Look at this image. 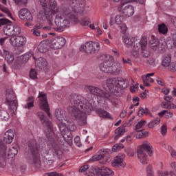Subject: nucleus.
<instances>
[{
  "instance_id": "34",
  "label": "nucleus",
  "mask_w": 176,
  "mask_h": 176,
  "mask_svg": "<svg viewBox=\"0 0 176 176\" xmlns=\"http://www.w3.org/2000/svg\"><path fill=\"white\" fill-rule=\"evenodd\" d=\"M126 131H127V130L126 129H124V127L120 126L118 127L116 130V136L114 138V140L116 141V140H118L120 137H121V135H123L124 133H126Z\"/></svg>"
},
{
  "instance_id": "42",
  "label": "nucleus",
  "mask_w": 176,
  "mask_h": 176,
  "mask_svg": "<svg viewBox=\"0 0 176 176\" xmlns=\"http://www.w3.org/2000/svg\"><path fill=\"white\" fill-rule=\"evenodd\" d=\"M162 106L164 109H175L176 105L174 103H171V102H163Z\"/></svg>"
},
{
  "instance_id": "20",
  "label": "nucleus",
  "mask_w": 176,
  "mask_h": 176,
  "mask_svg": "<svg viewBox=\"0 0 176 176\" xmlns=\"http://www.w3.org/2000/svg\"><path fill=\"white\" fill-rule=\"evenodd\" d=\"M146 45H148V42L146 41V38L143 37L140 41V47H141V55L145 58L149 57L151 56V52L146 50Z\"/></svg>"
},
{
  "instance_id": "32",
  "label": "nucleus",
  "mask_w": 176,
  "mask_h": 176,
  "mask_svg": "<svg viewBox=\"0 0 176 176\" xmlns=\"http://www.w3.org/2000/svg\"><path fill=\"white\" fill-rule=\"evenodd\" d=\"M47 43H46L45 41H41L38 44L37 49L40 53H46V52H47Z\"/></svg>"
},
{
  "instance_id": "14",
  "label": "nucleus",
  "mask_w": 176,
  "mask_h": 176,
  "mask_svg": "<svg viewBox=\"0 0 176 176\" xmlns=\"http://www.w3.org/2000/svg\"><path fill=\"white\" fill-rule=\"evenodd\" d=\"M118 11L123 13L126 17H131V16L134 14V8L133 6H126V3H121L118 6Z\"/></svg>"
},
{
  "instance_id": "23",
  "label": "nucleus",
  "mask_w": 176,
  "mask_h": 176,
  "mask_svg": "<svg viewBox=\"0 0 176 176\" xmlns=\"http://www.w3.org/2000/svg\"><path fill=\"white\" fill-rule=\"evenodd\" d=\"M14 138V132L12 130H8L4 133L3 141L6 144H12Z\"/></svg>"
},
{
  "instance_id": "62",
  "label": "nucleus",
  "mask_w": 176,
  "mask_h": 176,
  "mask_svg": "<svg viewBox=\"0 0 176 176\" xmlns=\"http://www.w3.org/2000/svg\"><path fill=\"white\" fill-rule=\"evenodd\" d=\"M16 5H25L28 0H14Z\"/></svg>"
},
{
  "instance_id": "28",
  "label": "nucleus",
  "mask_w": 176,
  "mask_h": 176,
  "mask_svg": "<svg viewBox=\"0 0 176 176\" xmlns=\"http://www.w3.org/2000/svg\"><path fill=\"white\" fill-rule=\"evenodd\" d=\"M170 63H171V54L168 53L163 56L162 65H163V67H169L171 64Z\"/></svg>"
},
{
  "instance_id": "50",
  "label": "nucleus",
  "mask_w": 176,
  "mask_h": 176,
  "mask_svg": "<svg viewBox=\"0 0 176 176\" xmlns=\"http://www.w3.org/2000/svg\"><path fill=\"white\" fill-rule=\"evenodd\" d=\"M17 153H18L17 147L13 146L11 148H10L8 155H10V156H16Z\"/></svg>"
},
{
  "instance_id": "47",
  "label": "nucleus",
  "mask_w": 176,
  "mask_h": 176,
  "mask_svg": "<svg viewBox=\"0 0 176 176\" xmlns=\"http://www.w3.org/2000/svg\"><path fill=\"white\" fill-rule=\"evenodd\" d=\"M53 153H55V155H61V148H60V146H58V144H54L53 146Z\"/></svg>"
},
{
  "instance_id": "48",
  "label": "nucleus",
  "mask_w": 176,
  "mask_h": 176,
  "mask_svg": "<svg viewBox=\"0 0 176 176\" xmlns=\"http://www.w3.org/2000/svg\"><path fill=\"white\" fill-rule=\"evenodd\" d=\"M115 23L117 24V25H120V24L123 23V16L118 14L115 17Z\"/></svg>"
},
{
  "instance_id": "33",
  "label": "nucleus",
  "mask_w": 176,
  "mask_h": 176,
  "mask_svg": "<svg viewBox=\"0 0 176 176\" xmlns=\"http://www.w3.org/2000/svg\"><path fill=\"white\" fill-rule=\"evenodd\" d=\"M63 138L67 145H69V146H72L73 142H72V133L71 132H67V133H65L63 135Z\"/></svg>"
},
{
  "instance_id": "36",
  "label": "nucleus",
  "mask_w": 176,
  "mask_h": 176,
  "mask_svg": "<svg viewBox=\"0 0 176 176\" xmlns=\"http://www.w3.org/2000/svg\"><path fill=\"white\" fill-rule=\"evenodd\" d=\"M132 49H133L131 52L132 56L135 58L138 57V52H140V49H141V43H136V45H133Z\"/></svg>"
},
{
  "instance_id": "1",
  "label": "nucleus",
  "mask_w": 176,
  "mask_h": 176,
  "mask_svg": "<svg viewBox=\"0 0 176 176\" xmlns=\"http://www.w3.org/2000/svg\"><path fill=\"white\" fill-rule=\"evenodd\" d=\"M71 106L67 109L69 113L75 118L79 126H86L87 124V113L94 109V100L91 97H83L79 94H72L69 96Z\"/></svg>"
},
{
  "instance_id": "8",
  "label": "nucleus",
  "mask_w": 176,
  "mask_h": 176,
  "mask_svg": "<svg viewBox=\"0 0 176 176\" xmlns=\"http://www.w3.org/2000/svg\"><path fill=\"white\" fill-rule=\"evenodd\" d=\"M100 50V43L97 42L89 41L85 45H81L80 51L88 54H94Z\"/></svg>"
},
{
  "instance_id": "24",
  "label": "nucleus",
  "mask_w": 176,
  "mask_h": 176,
  "mask_svg": "<svg viewBox=\"0 0 176 176\" xmlns=\"http://www.w3.org/2000/svg\"><path fill=\"white\" fill-rule=\"evenodd\" d=\"M36 68L40 69H46L47 67V61L43 57H40L35 62Z\"/></svg>"
},
{
  "instance_id": "63",
  "label": "nucleus",
  "mask_w": 176,
  "mask_h": 176,
  "mask_svg": "<svg viewBox=\"0 0 176 176\" xmlns=\"http://www.w3.org/2000/svg\"><path fill=\"white\" fill-rule=\"evenodd\" d=\"M90 167V165H84L83 166H81L79 169L80 173H83L86 171V170H89Z\"/></svg>"
},
{
  "instance_id": "38",
  "label": "nucleus",
  "mask_w": 176,
  "mask_h": 176,
  "mask_svg": "<svg viewBox=\"0 0 176 176\" xmlns=\"http://www.w3.org/2000/svg\"><path fill=\"white\" fill-rule=\"evenodd\" d=\"M66 122L67 123H69L68 129L69 131H75V130H76V125L72 122V120H71V118H66Z\"/></svg>"
},
{
  "instance_id": "49",
  "label": "nucleus",
  "mask_w": 176,
  "mask_h": 176,
  "mask_svg": "<svg viewBox=\"0 0 176 176\" xmlns=\"http://www.w3.org/2000/svg\"><path fill=\"white\" fill-rule=\"evenodd\" d=\"M124 146L122 144H116L112 148L113 152H117V151H120V149H123Z\"/></svg>"
},
{
  "instance_id": "6",
  "label": "nucleus",
  "mask_w": 176,
  "mask_h": 176,
  "mask_svg": "<svg viewBox=\"0 0 176 176\" xmlns=\"http://www.w3.org/2000/svg\"><path fill=\"white\" fill-rule=\"evenodd\" d=\"M6 104L8 105L11 113L14 115V112L17 111V100H16L14 91L11 90L7 91Z\"/></svg>"
},
{
  "instance_id": "40",
  "label": "nucleus",
  "mask_w": 176,
  "mask_h": 176,
  "mask_svg": "<svg viewBox=\"0 0 176 176\" xmlns=\"http://www.w3.org/2000/svg\"><path fill=\"white\" fill-rule=\"evenodd\" d=\"M158 31L160 34H163V35H166V34L168 32V28L164 23H162L158 25Z\"/></svg>"
},
{
  "instance_id": "51",
  "label": "nucleus",
  "mask_w": 176,
  "mask_h": 176,
  "mask_svg": "<svg viewBox=\"0 0 176 176\" xmlns=\"http://www.w3.org/2000/svg\"><path fill=\"white\" fill-rule=\"evenodd\" d=\"M91 23L90 19L89 18H84L82 19L80 24L81 25H83L84 27H87Z\"/></svg>"
},
{
  "instance_id": "57",
  "label": "nucleus",
  "mask_w": 176,
  "mask_h": 176,
  "mask_svg": "<svg viewBox=\"0 0 176 176\" xmlns=\"http://www.w3.org/2000/svg\"><path fill=\"white\" fill-rule=\"evenodd\" d=\"M74 144H76V146H82V143L80 142V138L79 136H76L74 138Z\"/></svg>"
},
{
  "instance_id": "58",
  "label": "nucleus",
  "mask_w": 176,
  "mask_h": 176,
  "mask_svg": "<svg viewBox=\"0 0 176 176\" xmlns=\"http://www.w3.org/2000/svg\"><path fill=\"white\" fill-rule=\"evenodd\" d=\"M31 56L35 60V56H34V55H32V54H24L23 56V60H24V61H28L30 60V57H31Z\"/></svg>"
},
{
  "instance_id": "7",
  "label": "nucleus",
  "mask_w": 176,
  "mask_h": 176,
  "mask_svg": "<svg viewBox=\"0 0 176 176\" xmlns=\"http://www.w3.org/2000/svg\"><path fill=\"white\" fill-rule=\"evenodd\" d=\"M98 58L100 60H104L103 63L100 65V69L102 72H104L105 74H109L111 69V65H112V63H113V56L110 55H99Z\"/></svg>"
},
{
  "instance_id": "52",
  "label": "nucleus",
  "mask_w": 176,
  "mask_h": 176,
  "mask_svg": "<svg viewBox=\"0 0 176 176\" xmlns=\"http://www.w3.org/2000/svg\"><path fill=\"white\" fill-rule=\"evenodd\" d=\"M44 159L45 162H46L47 164H48L49 166H52V164L54 163V160H53V159L52 158V155L50 157L45 156Z\"/></svg>"
},
{
  "instance_id": "2",
  "label": "nucleus",
  "mask_w": 176,
  "mask_h": 176,
  "mask_svg": "<svg viewBox=\"0 0 176 176\" xmlns=\"http://www.w3.org/2000/svg\"><path fill=\"white\" fill-rule=\"evenodd\" d=\"M38 2L45 10V16L49 25H53V15L58 13V7H57V1L50 0L49 7L46 0H38Z\"/></svg>"
},
{
  "instance_id": "9",
  "label": "nucleus",
  "mask_w": 176,
  "mask_h": 176,
  "mask_svg": "<svg viewBox=\"0 0 176 176\" xmlns=\"http://www.w3.org/2000/svg\"><path fill=\"white\" fill-rule=\"evenodd\" d=\"M3 32L7 36H16L21 34V28L16 24H8L3 28Z\"/></svg>"
},
{
  "instance_id": "19",
  "label": "nucleus",
  "mask_w": 176,
  "mask_h": 176,
  "mask_svg": "<svg viewBox=\"0 0 176 176\" xmlns=\"http://www.w3.org/2000/svg\"><path fill=\"white\" fill-rule=\"evenodd\" d=\"M122 71V65L119 62H115L113 59V63L110 65V73L111 75H119Z\"/></svg>"
},
{
  "instance_id": "5",
  "label": "nucleus",
  "mask_w": 176,
  "mask_h": 176,
  "mask_svg": "<svg viewBox=\"0 0 176 176\" xmlns=\"http://www.w3.org/2000/svg\"><path fill=\"white\" fill-rule=\"evenodd\" d=\"M29 148L31 151L32 156L29 160L30 163H33L35 167H41V157L36 151V141L32 140L29 142Z\"/></svg>"
},
{
  "instance_id": "27",
  "label": "nucleus",
  "mask_w": 176,
  "mask_h": 176,
  "mask_svg": "<svg viewBox=\"0 0 176 176\" xmlns=\"http://www.w3.org/2000/svg\"><path fill=\"white\" fill-rule=\"evenodd\" d=\"M138 158L142 164H148V155L145 152L138 150Z\"/></svg>"
},
{
  "instance_id": "26",
  "label": "nucleus",
  "mask_w": 176,
  "mask_h": 176,
  "mask_svg": "<svg viewBox=\"0 0 176 176\" xmlns=\"http://www.w3.org/2000/svg\"><path fill=\"white\" fill-rule=\"evenodd\" d=\"M138 151H141V152H147L148 153H151L152 152V146L151 145V143L145 142L138 148Z\"/></svg>"
},
{
  "instance_id": "41",
  "label": "nucleus",
  "mask_w": 176,
  "mask_h": 176,
  "mask_svg": "<svg viewBox=\"0 0 176 176\" xmlns=\"http://www.w3.org/2000/svg\"><path fill=\"white\" fill-rule=\"evenodd\" d=\"M144 114L149 115L150 116H152V113L149 112V110L147 108L144 109L142 107H140L138 115L140 118H142V115Z\"/></svg>"
},
{
  "instance_id": "22",
  "label": "nucleus",
  "mask_w": 176,
  "mask_h": 176,
  "mask_svg": "<svg viewBox=\"0 0 176 176\" xmlns=\"http://www.w3.org/2000/svg\"><path fill=\"white\" fill-rule=\"evenodd\" d=\"M55 116L60 122H63V120L66 122L67 119L69 118L65 116V111H64L61 109H55Z\"/></svg>"
},
{
  "instance_id": "61",
  "label": "nucleus",
  "mask_w": 176,
  "mask_h": 176,
  "mask_svg": "<svg viewBox=\"0 0 176 176\" xmlns=\"http://www.w3.org/2000/svg\"><path fill=\"white\" fill-rule=\"evenodd\" d=\"M134 119H135V117H132L129 122L127 123H125L124 125H123V127H130V126H131V124H133V121L134 120Z\"/></svg>"
},
{
  "instance_id": "44",
  "label": "nucleus",
  "mask_w": 176,
  "mask_h": 176,
  "mask_svg": "<svg viewBox=\"0 0 176 176\" xmlns=\"http://www.w3.org/2000/svg\"><path fill=\"white\" fill-rule=\"evenodd\" d=\"M10 118L9 113L5 110H0V120H8Z\"/></svg>"
},
{
  "instance_id": "11",
  "label": "nucleus",
  "mask_w": 176,
  "mask_h": 176,
  "mask_svg": "<svg viewBox=\"0 0 176 176\" xmlns=\"http://www.w3.org/2000/svg\"><path fill=\"white\" fill-rule=\"evenodd\" d=\"M38 107L42 111H45L48 116H50V111L49 109V103H47V98L45 92H39L38 94Z\"/></svg>"
},
{
  "instance_id": "39",
  "label": "nucleus",
  "mask_w": 176,
  "mask_h": 176,
  "mask_svg": "<svg viewBox=\"0 0 176 176\" xmlns=\"http://www.w3.org/2000/svg\"><path fill=\"white\" fill-rule=\"evenodd\" d=\"M161 120L159 118H155L151 122L148 123L149 129H153V127H156L158 124H160Z\"/></svg>"
},
{
  "instance_id": "59",
  "label": "nucleus",
  "mask_w": 176,
  "mask_h": 176,
  "mask_svg": "<svg viewBox=\"0 0 176 176\" xmlns=\"http://www.w3.org/2000/svg\"><path fill=\"white\" fill-rule=\"evenodd\" d=\"M156 82L160 86H166V82H164V80L160 78H157Z\"/></svg>"
},
{
  "instance_id": "31",
  "label": "nucleus",
  "mask_w": 176,
  "mask_h": 176,
  "mask_svg": "<svg viewBox=\"0 0 176 176\" xmlns=\"http://www.w3.org/2000/svg\"><path fill=\"white\" fill-rule=\"evenodd\" d=\"M109 92L112 93V94H113L114 96H116L117 97H119V96H120L121 93H122V89L118 87H111L108 85H107Z\"/></svg>"
},
{
  "instance_id": "17",
  "label": "nucleus",
  "mask_w": 176,
  "mask_h": 176,
  "mask_svg": "<svg viewBox=\"0 0 176 176\" xmlns=\"http://www.w3.org/2000/svg\"><path fill=\"white\" fill-rule=\"evenodd\" d=\"M122 38L124 39L125 46L128 48L133 49L134 45H137V43H141V41H138L135 38L131 37L130 36L124 35Z\"/></svg>"
},
{
  "instance_id": "29",
  "label": "nucleus",
  "mask_w": 176,
  "mask_h": 176,
  "mask_svg": "<svg viewBox=\"0 0 176 176\" xmlns=\"http://www.w3.org/2000/svg\"><path fill=\"white\" fill-rule=\"evenodd\" d=\"M3 53L7 63L12 64V63L14 61V55L12 54V53H10L6 49L3 50Z\"/></svg>"
},
{
  "instance_id": "10",
  "label": "nucleus",
  "mask_w": 176,
  "mask_h": 176,
  "mask_svg": "<svg viewBox=\"0 0 176 176\" xmlns=\"http://www.w3.org/2000/svg\"><path fill=\"white\" fill-rule=\"evenodd\" d=\"M85 89L93 96H96V97H102V98H107V100H109V97H111L109 94L104 93V91L98 87L87 85Z\"/></svg>"
},
{
  "instance_id": "30",
  "label": "nucleus",
  "mask_w": 176,
  "mask_h": 176,
  "mask_svg": "<svg viewBox=\"0 0 176 176\" xmlns=\"http://www.w3.org/2000/svg\"><path fill=\"white\" fill-rule=\"evenodd\" d=\"M35 99L33 96L28 97L26 100V104L24 105L23 108L25 109H31V108H34V102Z\"/></svg>"
},
{
  "instance_id": "53",
  "label": "nucleus",
  "mask_w": 176,
  "mask_h": 176,
  "mask_svg": "<svg viewBox=\"0 0 176 176\" xmlns=\"http://www.w3.org/2000/svg\"><path fill=\"white\" fill-rule=\"evenodd\" d=\"M168 69L170 71H172V72H176V62H172L170 63V65H169Z\"/></svg>"
},
{
  "instance_id": "15",
  "label": "nucleus",
  "mask_w": 176,
  "mask_h": 176,
  "mask_svg": "<svg viewBox=\"0 0 176 176\" xmlns=\"http://www.w3.org/2000/svg\"><path fill=\"white\" fill-rule=\"evenodd\" d=\"M92 170H94L93 173L95 174H100V176H111L113 175V170L109 169V168H107V166L97 167L93 166Z\"/></svg>"
},
{
  "instance_id": "13",
  "label": "nucleus",
  "mask_w": 176,
  "mask_h": 176,
  "mask_svg": "<svg viewBox=\"0 0 176 176\" xmlns=\"http://www.w3.org/2000/svg\"><path fill=\"white\" fill-rule=\"evenodd\" d=\"M66 42L67 41L63 37L58 36L52 38L50 41L51 48L54 50L61 49L65 46Z\"/></svg>"
},
{
  "instance_id": "3",
  "label": "nucleus",
  "mask_w": 176,
  "mask_h": 176,
  "mask_svg": "<svg viewBox=\"0 0 176 176\" xmlns=\"http://www.w3.org/2000/svg\"><path fill=\"white\" fill-rule=\"evenodd\" d=\"M68 19L74 23H78V21H79L78 17L72 13H68L67 16L58 15L55 18V24L56 27L54 28V30H55L56 32H63L67 27H69V20H68Z\"/></svg>"
},
{
  "instance_id": "35",
  "label": "nucleus",
  "mask_w": 176,
  "mask_h": 176,
  "mask_svg": "<svg viewBox=\"0 0 176 176\" xmlns=\"http://www.w3.org/2000/svg\"><path fill=\"white\" fill-rule=\"evenodd\" d=\"M146 124V120H140L138 122V123L135 125V131L138 133H141V131H144V129L142 127Z\"/></svg>"
},
{
  "instance_id": "18",
  "label": "nucleus",
  "mask_w": 176,
  "mask_h": 176,
  "mask_svg": "<svg viewBox=\"0 0 176 176\" xmlns=\"http://www.w3.org/2000/svg\"><path fill=\"white\" fill-rule=\"evenodd\" d=\"M124 155L118 154L113 160V162L112 164L113 167H120L123 168L126 166V162H124Z\"/></svg>"
},
{
  "instance_id": "64",
  "label": "nucleus",
  "mask_w": 176,
  "mask_h": 176,
  "mask_svg": "<svg viewBox=\"0 0 176 176\" xmlns=\"http://www.w3.org/2000/svg\"><path fill=\"white\" fill-rule=\"evenodd\" d=\"M32 32L33 35H35V36H41V31H39L36 28H34L33 30H32Z\"/></svg>"
},
{
  "instance_id": "56",
  "label": "nucleus",
  "mask_w": 176,
  "mask_h": 176,
  "mask_svg": "<svg viewBox=\"0 0 176 176\" xmlns=\"http://www.w3.org/2000/svg\"><path fill=\"white\" fill-rule=\"evenodd\" d=\"M159 47H160V43H159V41H155V43L151 45V48L153 49V50H157Z\"/></svg>"
},
{
  "instance_id": "16",
  "label": "nucleus",
  "mask_w": 176,
  "mask_h": 176,
  "mask_svg": "<svg viewBox=\"0 0 176 176\" xmlns=\"http://www.w3.org/2000/svg\"><path fill=\"white\" fill-rule=\"evenodd\" d=\"M19 17L21 20H24L25 21H32L34 20V17L32 16V14L31 11L27 8H22L19 12Z\"/></svg>"
},
{
  "instance_id": "46",
  "label": "nucleus",
  "mask_w": 176,
  "mask_h": 176,
  "mask_svg": "<svg viewBox=\"0 0 176 176\" xmlns=\"http://www.w3.org/2000/svg\"><path fill=\"white\" fill-rule=\"evenodd\" d=\"M29 76L30 79H33L34 80L38 79V73H36V70H35V69H32L30 72Z\"/></svg>"
},
{
  "instance_id": "37",
  "label": "nucleus",
  "mask_w": 176,
  "mask_h": 176,
  "mask_svg": "<svg viewBox=\"0 0 176 176\" xmlns=\"http://www.w3.org/2000/svg\"><path fill=\"white\" fill-rule=\"evenodd\" d=\"M142 79L144 86L146 87H149V86H151V84L149 83H153V78L148 77V76H142Z\"/></svg>"
},
{
  "instance_id": "21",
  "label": "nucleus",
  "mask_w": 176,
  "mask_h": 176,
  "mask_svg": "<svg viewBox=\"0 0 176 176\" xmlns=\"http://www.w3.org/2000/svg\"><path fill=\"white\" fill-rule=\"evenodd\" d=\"M37 115L40 118L41 123H43V126H46L48 130V133H50V131H52V122H50V120H49V119H47L45 116V115H43V113L41 111L38 112Z\"/></svg>"
},
{
  "instance_id": "60",
  "label": "nucleus",
  "mask_w": 176,
  "mask_h": 176,
  "mask_svg": "<svg viewBox=\"0 0 176 176\" xmlns=\"http://www.w3.org/2000/svg\"><path fill=\"white\" fill-rule=\"evenodd\" d=\"M8 23H10L9 19H0V27H2V25H5V24H8Z\"/></svg>"
},
{
  "instance_id": "54",
  "label": "nucleus",
  "mask_w": 176,
  "mask_h": 176,
  "mask_svg": "<svg viewBox=\"0 0 176 176\" xmlns=\"http://www.w3.org/2000/svg\"><path fill=\"white\" fill-rule=\"evenodd\" d=\"M168 151L170 153L171 157H173V159H176V151L173 149V148L171 146H168Z\"/></svg>"
},
{
  "instance_id": "12",
  "label": "nucleus",
  "mask_w": 176,
  "mask_h": 176,
  "mask_svg": "<svg viewBox=\"0 0 176 176\" xmlns=\"http://www.w3.org/2000/svg\"><path fill=\"white\" fill-rule=\"evenodd\" d=\"M9 42L13 47H23L27 43V38L23 36H14L9 38Z\"/></svg>"
},
{
  "instance_id": "45",
  "label": "nucleus",
  "mask_w": 176,
  "mask_h": 176,
  "mask_svg": "<svg viewBox=\"0 0 176 176\" xmlns=\"http://www.w3.org/2000/svg\"><path fill=\"white\" fill-rule=\"evenodd\" d=\"M98 113L100 118L111 119V114L105 110H99Z\"/></svg>"
},
{
  "instance_id": "55",
  "label": "nucleus",
  "mask_w": 176,
  "mask_h": 176,
  "mask_svg": "<svg viewBox=\"0 0 176 176\" xmlns=\"http://www.w3.org/2000/svg\"><path fill=\"white\" fill-rule=\"evenodd\" d=\"M161 134L162 135H166V134H167V125L166 124H164L161 126Z\"/></svg>"
},
{
  "instance_id": "4",
  "label": "nucleus",
  "mask_w": 176,
  "mask_h": 176,
  "mask_svg": "<svg viewBox=\"0 0 176 176\" xmlns=\"http://www.w3.org/2000/svg\"><path fill=\"white\" fill-rule=\"evenodd\" d=\"M129 80L123 78H113L107 80V85L109 87H118L124 90L129 87Z\"/></svg>"
},
{
  "instance_id": "25",
  "label": "nucleus",
  "mask_w": 176,
  "mask_h": 176,
  "mask_svg": "<svg viewBox=\"0 0 176 176\" xmlns=\"http://www.w3.org/2000/svg\"><path fill=\"white\" fill-rule=\"evenodd\" d=\"M101 159H103L104 161L100 162V164H105V163H108V162H109V158L105 157V155L104 154H98L94 155L90 160L91 162H98V160H101Z\"/></svg>"
},
{
  "instance_id": "43",
  "label": "nucleus",
  "mask_w": 176,
  "mask_h": 176,
  "mask_svg": "<svg viewBox=\"0 0 176 176\" xmlns=\"http://www.w3.org/2000/svg\"><path fill=\"white\" fill-rule=\"evenodd\" d=\"M58 128H59V130H60V134L62 136L69 133V131L67 129V126H65V124H64L63 123H60L58 124Z\"/></svg>"
}]
</instances>
